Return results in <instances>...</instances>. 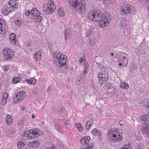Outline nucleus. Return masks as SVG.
<instances>
[{
    "label": "nucleus",
    "mask_w": 149,
    "mask_h": 149,
    "mask_svg": "<svg viewBox=\"0 0 149 149\" xmlns=\"http://www.w3.org/2000/svg\"><path fill=\"white\" fill-rule=\"evenodd\" d=\"M68 2L71 9L77 11L80 14L85 13L86 3L83 0H69Z\"/></svg>",
    "instance_id": "obj_1"
},
{
    "label": "nucleus",
    "mask_w": 149,
    "mask_h": 149,
    "mask_svg": "<svg viewBox=\"0 0 149 149\" xmlns=\"http://www.w3.org/2000/svg\"><path fill=\"white\" fill-rule=\"evenodd\" d=\"M102 19L100 22H99L100 27L104 28L106 25H107L111 20L110 15L109 13L106 12L101 14Z\"/></svg>",
    "instance_id": "obj_2"
},
{
    "label": "nucleus",
    "mask_w": 149,
    "mask_h": 149,
    "mask_svg": "<svg viewBox=\"0 0 149 149\" xmlns=\"http://www.w3.org/2000/svg\"><path fill=\"white\" fill-rule=\"evenodd\" d=\"M59 53H58V54ZM58 52L56 51L53 52V55L54 58V61H55V60L57 59L59 63L61 64V66L62 67L64 66L65 65V58L63 56V54H60L58 57Z\"/></svg>",
    "instance_id": "obj_3"
},
{
    "label": "nucleus",
    "mask_w": 149,
    "mask_h": 149,
    "mask_svg": "<svg viewBox=\"0 0 149 149\" xmlns=\"http://www.w3.org/2000/svg\"><path fill=\"white\" fill-rule=\"evenodd\" d=\"M3 53L5 56L4 59L6 61L10 60L14 54L13 51L8 47L4 48L3 49Z\"/></svg>",
    "instance_id": "obj_4"
},
{
    "label": "nucleus",
    "mask_w": 149,
    "mask_h": 149,
    "mask_svg": "<svg viewBox=\"0 0 149 149\" xmlns=\"http://www.w3.org/2000/svg\"><path fill=\"white\" fill-rule=\"evenodd\" d=\"M54 3L52 1L48 2V4H44L43 6V9L45 11V13L47 14H50L52 13L54 10L55 8H54Z\"/></svg>",
    "instance_id": "obj_5"
},
{
    "label": "nucleus",
    "mask_w": 149,
    "mask_h": 149,
    "mask_svg": "<svg viewBox=\"0 0 149 149\" xmlns=\"http://www.w3.org/2000/svg\"><path fill=\"white\" fill-rule=\"evenodd\" d=\"M29 138L32 139L37 137L43 134L42 132L38 129H33L29 131Z\"/></svg>",
    "instance_id": "obj_6"
},
{
    "label": "nucleus",
    "mask_w": 149,
    "mask_h": 149,
    "mask_svg": "<svg viewBox=\"0 0 149 149\" xmlns=\"http://www.w3.org/2000/svg\"><path fill=\"white\" fill-rule=\"evenodd\" d=\"M26 93L23 91H21L15 94L14 99V103L20 102L22 101L25 98Z\"/></svg>",
    "instance_id": "obj_7"
},
{
    "label": "nucleus",
    "mask_w": 149,
    "mask_h": 149,
    "mask_svg": "<svg viewBox=\"0 0 149 149\" xmlns=\"http://www.w3.org/2000/svg\"><path fill=\"white\" fill-rule=\"evenodd\" d=\"M97 75L99 78V82L102 84L106 82L108 79V73L106 70L101 72V73H98Z\"/></svg>",
    "instance_id": "obj_8"
},
{
    "label": "nucleus",
    "mask_w": 149,
    "mask_h": 149,
    "mask_svg": "<svg viewBox=\"0 0 149 149\" xmlns=\"http://www.w3.org/2000/svg\"><path fill=\"white\" fill-rule=\"evenodd\" d=\"M127 54L125 52H120L116 55V57L119 62H123L125 60V63L128 61V59L127 58Z\"/></svg>",
    "instance_id": "obj_9"
},
{
    "label": "nucleus",
    "mask_w": 149,
    "mask_h": 149,
    "mask_svg": "<svg viewBox=\"0 0 149 149\" xmlns=\"http://www.w3.org/2000/svg\"><path fill=\"white\" fill-rule=\"evenodd\" d=\"M131 10L129 6L126 5L121 8L120 13L122 15L131 13Z\"/></svg>",
    "instance_id": "obj_10"
},
{
    "label": "nucleus",
    "mask_w": 149,
    "mask_h": 149,
    "mask_svg": "<svg viewBox=\"0 0 149 149\" xmlns=\"http://www.w3.org/2000/svg\"><path fill=\"white\" fill-rule=\"evenodd\" d=\"M14 9L13 8L10 7V6L8 5H5L3 7L2 13L5 15H7L11 12L14 11Z\"/></svg>",
    "instance_id": "obj_11"
},
{
    "label": "nucleus",
    "mask_w": 149,
    "mask_h": 149,
    "mask_svg": "<svg viewBox=\"0 0 149 149\" xmlns=\"http://www.w3.org/2000/svg\"><path fill=\"white\" fill-rule=\"evenodd\" d=\"M95 11V19L96 22H100V21L102 19V12L101 11L98 9L94 10Z\"/></svg>",
    "instance_id": "obj_12"
},
{
    "label": "nucleus",
    "mask_w": 149,
    "mask_h": 149,
    "mask_svg": "<svg viewBox=\"0 0 149 149\" xmlns=\"http://www.w3.org/2000/svg\"><path fill=\"white\" fill-rule=\"evenodd\" d=\"M8 5L10 6V7L15 9H17L18 6V3L17 1L15 0H11L9 1L8 3Z\"/></svg>",
    "instance_id": "obj_13"
},
{
    "label": "nucleus",
    "mask_w": 149,
    "mask_h": 149,
    "mask_svg": "<svg viewBox=\"0 0 149 149\" xmlns=\"http://www.w3.org/2000/svg\"><path fill=\"white\" fill-rule=\"evenodd\" d=\"M144 124L145 125V126H144V127L142 129V132L143 134H147L149 135V123H144Z\"/></svg>",
    "instance_id": "obj_14"
},
{
    "label": "nucleus",
    "mask_w": 149,
    "mask_h": 149,
    "mask_svg": "<svg viewBox=\"0 0 149 149\" xmlns=\"http://www.w3.org/2000/svg\"><path fill=\"white\" fill-rule=\"evenodd\" d=\"M88 18L91 20L95 22V20L96 18H95L94 10L90 12L88 14Z\"/></svg>",
    "instance_id": "obj_15"
},
{
    "label": "nucleus",
    "mask_w": 149,
    "mask_h": 149,
    "mask_svg": "<svg viewBox=\"0 0 149 149\" xmlns=\"http://www.w3.org/2000/svg\"><path fill=\"white\" fill-rule=\"evenodd\" d=\"M90 138L89 136L85 137L82 138L81 140V143L84 145H87L89 142Z\"/></svg>",
    "instance_id": "obj_16"
},
{
    "label": "nucleus",
    "mask_w": 149,
    "mask_h": 149,
    "mask_svg": "<svg viewBox=\"0 0 149 149\" xmlns=\"http://www.w3.org/2000/svg\"><path fill=\"white\" fill-rule=\"evenodd\" d=\"M92 134L95 136L101 135V132L99 130L94 129L92 131Z\"/></svg>",
    "instance_id": "obj_17"
},
{
    "label": "nucleus",
    "mask_w": 149,
    "mask_h": 149,
    "mask_svg": "<svg viewBox=\"0 0 149 149\" xmlns=\"http://www.w3.org/2000/svg\"><path fill=\"white\" fill-rule=\"evenodd\" d=\"M141 120L145 123L148 122L149 120V115L146 114L142 116L141 117Z\"/></svg>",
    "instance_id": "obj_18"
},
{
    "label": "nucleus",
    "mask_w": 149,
    "mask_h": 149,
    "mask_svg": "<svg viewBox=\"0 0 149 149\" xmlns=\"http://www.w3.org/2000/svg\"><path fill=\"white\" fill-rule=\"evenodd\" d=\"M12 119L11 116L8 115L6 117V122L7 125H10L12 123Z\"/></svg>",
    "instance_id": "obj_19"
},
{
    "label": "nucleus",
    "mask_w": 149,
    "mask_h": 149,
    "mask_svg": "<svg viewBox=\"0 0 149 149\" xmlns=\"http://www.w3.org/2000/svg\"><path fill=\"white\" fill-rule=\"evenodd\" d=\"M26 81L30 84H34L36 83V80L33 78L29 79H26Z\"/></svg>",
    "instance_id": "obj_20"
},
{
    "label": "nucleus",
    "mask_w": 149,
    "mask_h": 149,
    "mask_svg": "<svg viewBox=\"0 0 149 149\" xmlns=\"http://www.w3.org/2000/svg\"><path fill=\"white\" fill-rule=\"evenodd\" d=\"M109 140L110 141H113L116 142L118 141H120L122 139V138L121 137L120 138H118V137H117L116 138L113 139L112 137H110L109 138Z\"/></svg>",
    "instance_id": "obj_21"
},
{
    "label": "nucleus",
    "mask_w": 149,
    "mask_h": 149,
    "mask_svg": "<svg viewBox=\"0 0 149 149\" xmlns=\"http://www.w3.org/2000/svg\"><path fill=\"white\" fill-rule=\"evenodd\" d=\"M36 56V59L37 61H39L41 58V53L40 52H38L35 54Z\"/></svg>",
    "instance_id": "obj_22"
},
{
    "label": "nucleus",
    "mask_w": 149,
    "mask_h": 149,
    "mask_svg": "<svg viewBox=\"0 0 149 149\" xmlns=\"http://www.w3.org/2000/svg\"><path fill=\"white\" fill-rule=\"evenodd\" d=\"M38 13H39L38 10L35 8H33L31 10L32 14L34 16H36L38 15Z\"/></svg>",
    "instance_id": "obj_23"
},
{
    "label": "nucleus",
    "mask_w": 149,
    "mask_h": 149,
    "mask_svg": "<svg viewBox=\"0 0 149 149\" xmlns=\"http://www.w3.org/2000/svg\"><path fill=\"white\" fill-rule=\"evenodd\" d=\"M30 145L33 147L36 148L39 145V143L38 141H34L32 142Z\"/></svg>",
    "instance_id": "obj_24"
},
{
    "label": "nucleus",
    "mask_w": 149,
    "mask_h": 149,
    "mask_svg": "<svg viewBox=\"0 0 149 149\" xmlns=\"http://www.w3.org/2000/svg\"><path fill=\"white\" fill-rule=\"evenodd\" d=\"M117 132V130H113V129L111 130L108 133V136L109 137V138H110V137H112L113 133H116Z\"/></svg>",
    "instance_id": "obj_25"
},
{
    "label": "nucleus",
    "mask_w": 149,
    "mask_h": 149,
    "mask_svg": "<svg viewBox=\"0 0 149 149\" xmlns=\"http://www.w3.org/2000/svg\"><path fill=\"white\" fill-rule=\"evenodd\" d=\"M120 86L121 87L123 88H124L126 89H127L129 88V86L127 82H125L123 83L120 84Z\"/></svg>",
    "instance_id": "obj_26"
},
{
    "label": "nucleus",
    "mask_w": 149,
    "mask_h": 149,
    "mask_svg": "<svg viewBox=\"0 0 149 149\" xmlns=\"http://www.w3.org/2000/svg\"><path fill=\"white\" fill-rule=\"evenodd\" d=\"M21 78L19 77H14L12 81L14 83H16L21 81Z\"/></svg>",
    "instance_id": "obj_27"
},
{
    "label": "nucleus",
    "mask_w": 149,
    "mask_h": 149,
    "mask_svg": "<svg viewBox=\"0 0 149 149\" xmlns=\"http://www.w3.org/2000/svg\"><path fill=\"white\" fill-rule=\"evenodd\" d=\"M76 126L80 132L83 130V127L80 123H77L76 125Z\"/></svg>",
    "instance_id": "obj_28"
},
{
    "label": "nucleus",
    "mask_w": 149,
    "mask_h": 149,
    "mask_svg": "<svg viewBox=\"0 0 149 149\" xmlns=\"http://www.w3.org/2000/svg\"><path fill=\"white\" fill-rule=\"evenodd\" d=\"M58 12L59 15L61 16H63L65 13L62 8H60L58 9Z\"/></svg>",
    "instance_id": "obj_29"
},
{
    "label": "nucleus",
    "mask_w": 149,
    "mask_h": 149,
    "mask_svg": "<svg viewBox=\"0 0 149 149\" xmlns=\"http://www.w3.org/2000/svg\"><path fill=\"white\" fill-rule=\"evenodd\" d=\"M28 132V131L27 130V131H25L22 134V136L23 137H26L29 139H30V138H29V135H28V134H29V131L28 133H27Z\"/></svg>",
    "instance_id": "obj_30"
},
{
    "label": "nucleus",
    "mask_w": 149,
    "mask_h": 149,
    "mask_svg": "<svg viewBox=\"0 0 149 149\" xmlns=\"http://www.w3.org/2000/svg\"><path fill=\"white\" fill-rule=\"evenodd\" d=\"M24 144L23 143L19 141L17 143V146L19 148H21L23 147Z\"/></svg>",
    "instance_id": "obj_31"
},
{
    "label": "nucleus",
    "mask_w": 149,
    "mask_h": 149,
    "mask_svg": "<svg viewBox=\"0 0 149 149\" xmlns=\"http://www.w3.org/2000/svg\"><path fill=\"white\" fill-rule=\"evenodd\" d=\"M83 80L84 79L80 78V77H78L77 79L76 83L77 84H80V83L82 84L83 83Z\"/></svg>",
    "instance_id": "obj_32"
},
{
    "label": "nucleus",
    "mask_w": 149,
    "mask_h": 149,
    "mask_svg": "<svg viewBox=\"0 0 149 149\" xmlns=\"http://www.w3.org/2000/svg\"><path fill=\"white\" fill-rule=\"evenodd\" d=\"M91 120H90L89 121H87L86 123V128L87 130H88L90 128L91 125V122L90 121Z\"/></svg>",
    "instance_id": "obj_33"
},
{
    "label": "nucleus",
    "mask_w": 149,
    "mask_h": 149,
    "mask_svg": "<svg viewBox=\"0 0 149 149\" xmlns=\"http://www.w3.org/2000/svg\"><path fill=\"white\" fill-rule=\"evenodd\" d=\"M38 15H36L37 16V18H36V20L38 21V22H40L42 19V17L40 16V13H38Z\"/></svg>",
    "instance_id": "obj_34"
},
{
    "label": "nucleus",
    "mask_w": 149,
    "mask_h": 149,
    "mask_svg": "<svg viewBox=\"0 0 149 149\" xmlns=\"http://www.w3.org/2000/svg\"><path fill=\"white\" fill-rule=\"evenodd\" d=\"M10 42L13 45H15L16 44V40L15 37V38H12L11 40H10Z\"/></svg>",
    "instance_id": "obj_35"
},
{
    "label": "nucleus",
    "mask_w": 149,
    "mask_h": 149,
    "mask_svg": "<svg viewBox=\"0 0 149 149\" xmlns=\"http://www.w3.org/2000/svg\"><path fill=\"white\" fill-rule=\"evenodd\" d=\"M10 69V66H5L2 67V70L4 72L8 71Z\"/></svg>",
    "instance_id": "obj_36"
},
{
    "label": "nucleus",
    "mask_w": 149,
    "mask_h": 149,
    "mask_svg": "<svg viewBox=\"0 0 149 149\" xmlns=\"http://www.w3.org/2000/svg\"><path fill=\"white\" fill-rule=\"evenodd\" d=\"M79 63L82 64H85L86 63V60L82 58H80L79 61Z\"/></svg>",
    "instance_id": "obj_37"
},
{
    "label": "nucleus",
    "mask_w": 149,
    "mask_h": 149,
    "mask_svg": "<svg viewBox=\"0 0 149 149\" xmlns=\"http://www.w3.org/2000/svg\"><path fill=\"white\" fill-rule=\"evenodd\" d=\"M89 42V44L91 46L95 44V41L94 39H89L88 41Z\"/></svg>",
    "instance_id": "obj_38"
},
{
    "label": "nucleus",
    "mask_w": 149,
    "mask_h": 149,
    "mask_svg": "<svg viewBox=\"0 0 149 149\" xmlns=\"http://www.w3.org/2000/svg\"><path fill=\"white\" fill-rule=\"evenodd\" d=\"M5 33V29L0 26V34L3 35Z\"/></svg>",
    "instance_id": "obj_39"
},
{
    "label": "nucleus",
    "mask_w": 149,
    "mask_h": 149,
    "mask_svg": "<svg viewBox=\"0 0 149 149\" xmlns=\"http://www.w3.org/2000/svg\"><path fill=\"white\" fill-rule=\"evenodd\" d=\"M93 148V143L90 145H88L87 147L84 148V149H92Z\"/></svg>",
    "instance_id": "obj_40"
},
{
    "label": "nucleus",
    "mask_w": 149,
    "mask_h": 149,
    "mask_svg": "<svg viewBox=\"0 0 149 149\" xmlns=\"http://www.w3.org/2000/svg\"><path fill=\"white\" fill-rule=\"evenodd\" d=\"M106 86L107 87L108 89H110L113 87L112 85L110 83H107L106 84H105Z\"/></svg>",
    "instance_id": "obj_41"
},
{
    "label": "nucleus",
    "mask_w": 149,
    "mask_h": 149,
    "mask_svg": "<svg viewBox=\"0 0 149 149\" xmlns=\"http://www.w3.org/2000/svg\"><path fill=\"white\" fill-rule=\"evenodd\" d=\"M88 68L87 67H86V66L84 68V69L83 71L82 72V74L85 75V76H86V74Z\"/></svg>",
    "instance_id": "obj_42"
},
{
    "label": "nucleus",
    "mask_w": 149,
    "mask_h": 149,
    "mask_svg": "<svg viewBox=\"0 0 149 149\" xmlns=\"http://www.w3.org/2000/svg\"><path fill=\"white\" fill-rule=\"evenodd\" d=\"M8 97V95L6 93H4L3 94L2 98L6 100Z\"/></svg>",
    "instance_id": "obj_43"
},
{
    "label": "nucleus",
    "mask_w": 149,
    "mask_h": 149,
    "mask_svg": "<svg viewBox=\"0 0 149 149\" xmlns=\"http://www.w3.org/2000/svg\"><path fill=\"white\" fill-rule=\"evenodd\" d=\"M120 25L122 27H124L125 26L126 23L125 21H122L120 24Z\"/></svg>",
    "instance_id": "obj_44"
},
{
    "label": "nucleus",
    "mask_w": 149,
    "mask_h": 149,
    "mask_svg": "<svg viewBox=\"0 0 149 149\" xmlns=\"http://www.w3.org/2000/svg\"><path fill=\"white\" fill-rule=\"evenodd\" d=\"M141 144L137 145L135 147V149H141Z\"/></svg>",
    "instance_id": "obj_45"
},
{
    "label": "nucleus",
    "mask_w": 149,
    "mask_h": 149,
    "mask_svg": "<svg viewBox=\"0 0 149 149\" xmlns=\"http://www.w3.org/2000/svg\"><path fill=\"white\" fill-rule=\"evenodd\" d=\"M6 100L2 98L1 101V103L2 104L4 105L6 104Z\"/></svg>",
    "instance_id": "obj_46"
},
{
    "label": "nucleus",
    "mask_w": 149,
    "mask_h": 149,
    "mask_svg": "<svg viewBox=\"0 0 149 149\" xmlns=\"http://www.w3.org/2000/svg\"><path fill=\"white\" fill-rule=\"evenodd\" d=\"M16 37V35L14 33L11 34L10 36V40H11L12 38H15Z\"/></svg>",
    "instance_id": "obj_47"
},
{
    "label": "nucleus",
    "mask_w": 149,
    "mask_h": 149,
    "mask_svg": "<svg viewBox=\"0 0 149 149\" xmlns=\"http://www.w3.org/2000/svg\"><path fill=\"white\" fill-rule=\"evenodd\" d=\"M15 23L16 24L19 25L21 24L22 22L20 20H17L15 21Z\"/></svg>",
    "instance_id": "obj_48"
},
{
    "label": "nucleus",
    "mask_w": 149,
    "mask_h": 149,
    "mask_svg": "<svg viewBox=\"0 0 149 149\" xmlns=\"http://www.w3.org/2000/svg\"><path fill=\"white\" fill-rule=\"evenodd\" d=\"M85 76H86L85 75L81 73L80 74L79 76V77L82 79H84V80L85 79Z\"/></svg>",
    "instance_id": "obj_49"
},
{
    "label": "nucleus",
    "mask_w": 149,
    "mask_h": 149,
    "mask_svg": "<svg viewBox=\"0 0 149 149\" xmlns=\"http://www.w3.org/2000/svg\"><path fill=\"white\" fill-rule=\"evenodd\" d=\"M31 13V11L30 12L29 10H27L25 12V14L27 16L30 15V14Z\"/></svg>",
    "instance_id": "obj_50"
},
{
    "label": "nucleus",
    "mask_w": 149,
    "mask_h": 149,
    "mask_svg": "<svg viewBox=\"0 0 149 149\" xmlns=\"http://www.w3.org/2000/svg\"><path fill=\"white\" fill-rule=\"evenodd\" d=\"M124 146L125 147V148H126L125 149H129V148H130V145L129 144H128L127 145H126Z\"/></svg>",
    "instance_id": "obj_51"
},
{
    "label": "nucleus",
    "mask_w": 149,
    "mask_h": 149,
    "mask_svg": "<svg viewBox=\"0 0 149 149\" xmlns=\"http://www.w3.org/2000/svg\"><path fill=\"white\" fill-rule=\"evenodd\" d=\"M67 59H68V58H67V57L66 56V62H65V63H66V69H68V63H67Z\"/></svg>",
    "instance_id": "obj_52"
},
{
    "label": "nucleus",
    "mask_w": 149,
    "mask_h": 149,
    "mask_svg": "<svg viewBox=\"0 0 149 149\" xmlns=\"http://www.w3.org/2000/svg\"><path fill=\"white\" fill-rule=\"evenodd\" d=\"M69 29H68V30H67L66 31V38L67 39V38H68V37L67 36V34H69Z\"/></svg>",
    "instance_id": "obj_53"
},
{
    "label": "nucleus",
    "mask_w": 149,
    "mask_h": 149,
    "mask_svg": "<svg viewBox=\"0 0 149 149\" xmlns=\"http://www.w3.org/2000/svg\"><path fill=\"white\" fill-rule=\"evenodd\" d=\"M116 133L118 135V138H120V137H122V135L120 134L118 131Z\"/></svg>",
    "instance_id": "obj_54"
},
{
    "label": "nucleus",
    "mask_w": 149,
    "mask_h": 149,
    "mask_svg": "<svg viewBox=\"0 0 149 149\" xmlns=\"http://www.w3.org/2000/svg\"><path fill=\"white\" fill-rule=\"evenodd\" d=\"M3 20L1 19H0V26H2L3 25Z\"/></svg>",
    "instance_id": "obj_55"
},
{
    "label": "nucleus",
    "mask_w": 149,
    "mask_h": 149,
    "mask_svg": "<svg viewBox=\"0 0 149 149\" xmlns=\"http://www.w3.org/2000/svg\"><path fill=\"white\" fill-rule=\"evenodd\" d=\"M70 123V121L69 119H67L66 122V125H67L69 124Z\"/></svg>",
    "instance_id": "obj_56"
},
{
    "label": "nucleus",
    "mask_w": 149,
    "mask_h": 149,
    "mask_svg": "<svg viewBox=\"0 0 149 149\" xmlns=\"http://www.w3.org/2000/svg\"><path fill=\"white\" fill-rule=\"evenodd\" d=\"M134 66L133 67H132V68H131V70H134V69H136L137 68V67L136 66V65H133Z\"/></svg>",
    "instance_id": "obj_57"
},
{
    "label": "nucleus",
    "mask_w": 149,
    "mask_h": 149,
    "mask_svg": "<svg viewBox=\"0 0 149 149\" xmlns=\"http://www.w3.org/2000/svg\"><path fill=\"white\" fill-rule=\"evenodd\" d=\"M48 149H56L55 147L54 146H53L49 148H48Z\"/></svg>",
    "instance_id": "obj_58"
},
{
    "label": "nucleus",
    "mask_w": 149,
    "mask_h": 149,
    "mask_svg": "<svg viewBox=\"0 0 149 149\" xmlns=\"http://www.w3.org/2000/svg\"><path fill=\"white\" fill-rule=\"evenodd\" d=\"M116 136L117 135L116 133L115 134L114 133H113V134H112V137H113V138H116Z\"/></svg>",
    "instance_id": "obj_59"
},
{
    "label": "nucleus",
    "mask_w": 149,
    "mask_h": 149,
    "mask_svg": "<svg viewBox=\"0 0 149 149\" xmlns=\"http://www.w3.org/2000/svg\"><path fill=\"white\" fill-rule=\"evenodd\" d=\"M31 44L30 42H28L27 44V46H30Z\"/></svg>",
    "instance_id": "obj_60"
},
{
    "label": "nucleus",
    "mask_w": 149,
    "mask_h": 149,
    "mask_svg": "<svg viewBox=\"0 0 149 149\" xmlns=\"http://www.w3.org/2000/svg\"><path fill=\"white\" fill-rule=\"evenodd\" d=\"M146 108H149V104H147L146 105Z\"/></svg>",
    "instance_id": "obj_61"
},
{
    "label": "nucleus",
    "mask_w": 149,
    "mask_h": 149,
    "mask_svg": "<svg viewBox=\"0 0 149 149\" xmlns=\"http://www.w3.org/2000/svg\"><path fill=\"white\" fill-rule=\"evenodd\" d=\"M125 148V147L124 146H122V147H121V149H125L126 148Z\"/></svg>",
    "instance_id": "obj_62"
},
{
    "label": "nucleus",
    "mask_w": 149,
    "mask_h": 149,
    "mask_svg": "<svg viewBox=\"0 0 149 149\" xmlns=\"http://www.w3.org/2000/svg\"><path fill=\"white\" fill-rule=\"evenodd\" d=\"M119 65L120 66H122L123 64L121 63H120L119 64Z\"/></svg>",
    "instance_id": "obj_63"
},
{
    "label": "nucleus",
    "mask_w": 149,
    "mask_h": 149,
    "mask_svg": "<svg viewBox=\"0 0 149 149\" xmlns=\"http://www.w3.org/2000/svg\"><path fill=\"white\" fill-rule=\"evenodd\" d=\"M32 117L33 118H35V116L34 114H33L32 115Z\"/></svg>",
    "instance_id": "obj_64"
}]
</instances>
